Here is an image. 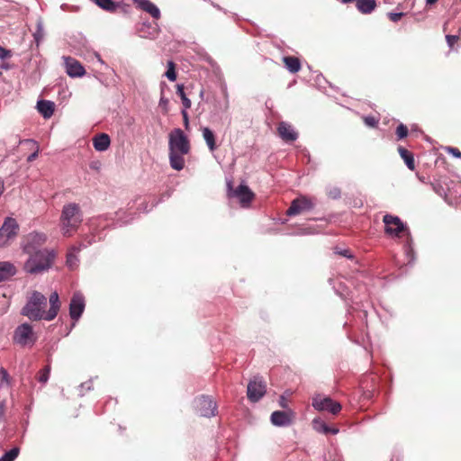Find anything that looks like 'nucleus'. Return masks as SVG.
Wrapping results in <instances>:
<instances>
[{
  "instance_id": "nucleus-5",
  "label": "nucleus",
  "mask_w": 461,
  "mask_h": 461,
  "mask_svg": "<svg viewBox=\"0 0 461 461\" xmlns=\"http://www.w3.org/2000/svg\"><path fill=\"white\" fill-rule=\"evenodd\" d=\"M431 185L433 190L448 203H452L461 196V183L459 182L441 177Z\"/></svg>"
},
{
  "instance_id": "nucleus-6",
  "label": "nucleus",
  "mask_w": 461,
  "mask_h": 461,
  "mask_svg": "<svg viewBox=\"0 0 461 461\" xmlns=\"http://www.w3.org/2000/svg\"><path fill=\"white\" fill-rule=\"evenodd\" d=\"M228 195L236 198L244 208L249 207L255 197V194L248 185L240 184L233 188L230 183L228 184Z\"/></svg>"
},
{
  "instance_id": "nucleus-26",
  "label": "nucleus",
  "mask_w": 461,
  "mask_h": 461,
  "mask_svg": "<svg viewBox=\"0 0 461 461\" xmlns=\"http://www.w3.org/2000/svg\"><path fill=\"white\" fill-rule=\"evenodd\" d=\"M398 152H399L401 158L404 160L407 167L410 170H414L415 169V161H414L413 154L402 146L398 147Z\"/></svg>"
},
{
  "instance_id": "nucleus-41",
  "label": "nucleus",
  "mask_w": 461,
  "mask_h": 461,
  "mask_svg": "<svg viewBox=\"0 0 461 461\" xmlns=\"http://www.w3.org/2000/svg\"><path fill=\"white\" fill-rule=\"evenodd\" d=\"M403 16V13H389L388 17L392 22H398Z\"/></svg>"
},
{
  "instance_id": "nucleus-37",
  "label": "nucleus",
  "mask_w": 461,
  "mask_h": 461,
  "mask_svg": "<svg viewBox=\"0 0 461 461\" xmlns=\"http://www.w3.org/2000/svg\"><path fill=\"white\" fill-rule=\"evenodd\" d=\"M445 151L447 154H450V155L454 156L455 158H461V151L457 148L450 147V146L449 147H446L445 148Z\"/></svg>"
},
{
  "instance_id": "nucleus-29",
  "label": "nucleus",
  "mask_w": 461,
  "mask_h": 461,
  "mask_svg": "<svg viewBox=\"0 0 461 461\" xmlns=\"http://www.w3.org/2000/svg\"><path fill=\"white\" fill-rule=\"evenodd\" d=\"M78 249L76 247H73L69 249V251L67 254V265L70 268H74L77 266L78 259L77 258L76 253L78 252Z\"/></svg>"
},
{
  "instance_id": "nucleus-47",
  "label": "nucleus",
  "mask_w": 461,
  "mask_h": 461,
  "mask_svg": "<svg viewBox=\"0 0 461 461\" xmlns=\"http://www.w3.org/2000/svg\"><path fill=\"white\" fill-rule=\"evenodd\" d=\"M280 405H281L283 408H286V402H285V397H281V400H280Z\"/></svg>"
},
{
  "instance_id": "nucleus-27",
  "label": "nucleus",
  "mask_w": 461,
  "mask_h": 461,
  "mask_svg": "<svg viewBox=\"0 0 461 461\" xmlns=\"http://www.w3.org/2000/svg\"><path fill=\"white\" fill-rule=\"evenodd\" d=\"M202 132H203V137L209 149L211 151H214L217 149V145H216V140H215V136H214L213 131L208 127H203L202 129Z\"/></svg>"
},
{
  "instance_id": "nucleus-44",
  "label": "nucleus",
  "mask_w": 461,
  "mask_h": 461,
  "mask_svg": "<svg viewBox=\"0 0 461 461\" xmlns=\"http://www.w3.org/2000/svg\"><path fill=\"white\" fill-rule=\"evenodd\" d=\"M365 122L372 127L375 126V124L377 123L376 120L374 117H366Z\"/></svg>"
},
{
  "instance_id": "nucleus-48",
  "label": "nucleus",
  "mask_w": 461,
  "mask_h": 461,
  "mask_svg": "<svg viewBox=\"0 0 461 461\" xmlns=\"http://www.w3.org/2000/svg\"><path fill=\"white\" fill-rule=\"evenodd\" d=\"M437 2H438V0H427L426 1L427 5H430L436 4Z\"/></svg>"
},
{
  "instance_id": "nucleus-43",
  "label": "nucleus",
  "mask_w": 461,
  "mask_h": 461,
  "mask_svg": "<svg viewBox=\"0 0 461 461\" xmlns=\"http://www.w3.org/2000/svg\"><path fill=\"white\" fill-rule=\"evenodd\" d=\"M186 110L187 109L182 110L181 113H182V116H183V121H184L185 127V129H188V127H189V118H188V113H187Z\"/></svg>"
},
{
  "instance_id": "nucleus-18",
  "label": "nucleus",
  "mask_w": 461,
  "mask_h": 461,
  "mask_svg": "<svg viewBox=\"0 0 461 461\" xmlns=\"http://www.w3.org/2000/svg\"><path fill=\"white\" fill-rule=\"evenodd\" d=\"M65 67L66 72L72 77H82L86 73L81 63L71 57L65 58Z\"/></svg>"
},
{
  "instance_id": "nucleus-1",
  "label": "nucleus",
  "mask_w": 461,
  "mask_h": 461,
  "mask_svg": "<svg viewBox=\"0 0 461 461\" xmlns=\"http://www.w3.org/2000/svg\"><path fill=\"white\" fill-rule=\"evenodd\" d=\"M191 145L184 131L176 128L168 134V150L170 167L177 171L185 167V155L190 152Z\"/></svg>"
},
{
  "instance_id": "nucleus-40",
  "label": "nucleus",
  "mask_w": 461,
  "mask_h": 461,
  "mask_svg": "<svg viewBox=\"0 0 461 461\" xmlns=\"http://www.w3.org/2000/svg\"><path fill=\"white\" fill-rule=\"evenodd\" d=\"M12 57V52L0 46V59H5Z\"/></svg>"
},
{
  "instance_id": "nucleus-35",
  "label": "nucleus",
  "mask_w": 461,
  "mask_h": 461,
  "mask_svg": "<svg viewBox=\"0 0 461 461\" xmlns=\"http://www.w3.org/2000/svg\"><path fill=\"white\" fill-rule=\"evenodd\" d=\"M165 76L170 81H176V65L173 61L167 62V70Z\"/></svg>"
},
{
  "instance_id": "nucleus-28",
  "label": "nucleus",
  "mask_w": 461,
  "mask_h": 461,
  "mask_svg": "<svg viewBox=\"0 0 461 461\" xmlns=\"http://www.w3.org/2000/svg\"><path fill=\"white\" fill-rule=\"evenodd\" d=\"M313 428L316 431L321 432L324 434H337L339 432V429L336 428H330L329 427L324 421L321 420H313Z\"/></svg>"
},
{
  "instance_id": "nucleus-7",
  "label": "nucleus",
  "mask_w": 461,
  "mask_h": 461,
  "mask_svg": "<svg viewBox=\"0 0 461 461\" xmlns=\"http://www.w3.org/2000/svg\"><path fill=\"white\" fill-rule=\"evenodd\" d=\"M194 408L196 412L202 417L211 418L217 414V404L209 396L201 395L195 398Z\"/></svg>"
},
{
  "instance_id": "nucleus-31",
  "label": "nucleus",
  "mask_w": 461,
  "mask_h": 461,
  "mask_svg": "<svg viewBox=\"0 0 461 461\" xmlns=\"http://www.w3.org/2000/svg\"><path fill=\"white\" fill-rule=\"evenodd\" d=\"M50 374V366L47 365L41 369L37 375V380L41 384H46L49 380Z\"/></svg>"
},
{
  "instance_id": "nucleus-20",
  "label": "nucleus",
  "mask_w": 461,
  "mask_h": 461,
  "mask_svg": "<svg viewBox=\"0 0 461 461\" xmlns=\"http://www.w3.org/2000/svg\"><path fill=\"white\" fill-rule=\"evenodd\" d=\"M138 7L148 14H149L153 18L158 19L160 17L159 9L149 0H135Z\"/></svg>"
},
{
  "instance_id": "nucleus-30",
  "label": "nucleus",
  "mask_w": 461,
  "mask_h": 461,
  "mask_svg": "<svg viewBox=\"0 0 461 461\" xmlns=\"http://www.w3.org/2000/svg\"><path fill=\"white\" fill-rule=\"evenodd\" d=\"M176 94L180 96L184 109H189L192 105L191 100L186 96L183 85L176 86Z\"/></svg>"
},
{
  "instance_id": "nucleus-34",
  "label": "nucleus",
  "mask_w": 461,
  "mask_h": 461,
  "mask_svg": "<svg viewBox=\"0 0 461 461\" xmlns=\"http://www.w3.org/2000/svg\"><path fill=\"white\" fill-rule=\"evenodd\" d=\"M95 3L101 8L106 11H114L115 10V3L112 0H95Z\"/></svg>"
},
{
  "instance_id": "nucleus-45",
  "label": "nucleus",
  "mask_w": 461,
  "mask_h": 461,
  "mask_svg": "<svg viewBox=\"0 0 461 461\" xmlns=\"http://www.w3.org/2000/svg\"><path fill=\"white\" fill-rule=\"evenodd\" d=\"M37 157H38V150H36V151H34L33 153H32V154L28 157L27 160H28L29 162H31V161H32V160L36 159V158H37Z\"/></svg>"
},
{
  "instance_id": "nucleus-39",
  "label": "nucleus",
  "mask_w": 461,
  "mask_h": 461,
  "mask_svg": "<svg viewBox=\"0 0 461 461\" xmlns=\"http://www.w3.org/2000/svg\"><path fill=\"white\" fill-rule=\"evenodd\" d=\"M446 40L450 49H453L454 45L458 41L459 36L457 35H447Z\"/></svg>"
},
{
  "instance_id": "nucleus-23",
  "label": "nucleus",
  "mask_w": 461,
  "mask_h": 461,
  "mask_svg": "<svg viewBox=\"0 0 461 461\" xmlns=\"http://www.w3.org/2000/svg\"><path fill=\"white\" fill-rule=\"evenodd\" d=\"M110 137L105 133H100L93 139L94 148L97 151H104L110 146Z\"/></svg>"
},
{
  "instance_id": "nucleus-24",
  "label": "nucleus",
  "mask_w": 461,
  "mask_h": 461,
  "mask_svg": "<svg viewBox=\"0 0 461 461\" xmlns=\"http://www.w3.org/2000/svg\"><path fill=\"white\" fill-rule=\"evenodd\" d=\"M283 62L287 70L293 74H295L301 70V61L297 57L285 56L283 58Z\"/></svg>"
},
{
  "instance_id": "nucleus-19",
  "label": "nucleus",
  "mask_w": 461,
  "mask_h": 461,
  "mask_svg": "<svg viewBox=\"0 0 461 461\" xmlns=\"http://www.w3.org/2000/svg\"><path fill=\"white\" fill-rule=\"evenodd\" d=\"M50 307L47 311L46 321H52L56 318L60 309V302L57 292L52 293L49 298Z\"/></svg>"
},
{
  "instance_id": "nucleus-13",
  "label": "nucleus",
  "mask_w": 461,
  "mask_h": 461,
  "mask_svg": "<svg viewBox=\"0 0 461 461\" xmlns=\"http://www.w3.org/2000/svg\"><path fill=\"white\" fill-rule=\"evenodd\" d=\"M266 393V384L258 377H255L248 384L247 395L250 402L259 401Z\"/></svg>"
},
{
  "instance_id": "nucleus-25",
  "label": "nucleus",
  "mask_w": 461,
  "mask_h": 461,
  "mask_svg": "<svg viewBox=\"0 0 461 461\" xmlns=\"http://www.w3.org/2000/svg\"><path fill=\"white\" fill-rule=\"evenodd\" d=\"M357 10L365 14H371L376 7L375 0H357Z\"/></svg>"
},
{
  "instance_id": "nucleus-32",
  "label": "nucleus",
  "mask_w": 461,
  "mask_h": 461,
  "mask_svg": "<svg viewBox=\"0 0 461 461\" xmlns=\"http://www.w3.org/2000/svg\"><path fill=\"white\" fill-rule=\"evenodd\" d=\"M10 384V375L5 368L0 367V389L8 387Z\"/></svg>"
},
{
  "instance_id": "nucleus-42",
  "label": "nucleus",
  "mask_w": 461,
  "mask_h": 461,
  "mask_svg": "<svg viewBox=\"0 0 461 461\" xmlns=\"http://www.w3.org/2000/svg\"><path fill=\"white\" fill-rule=\"evenodd\" d=\"M167 105H168V100L165 97H161L159 100V106L164 110L165 113H167L168 111Z\"/></svg>"
},
{
  "instance_id": "nucleus-2",
  "label": "nucleus",
  "mask_w": 461,
  "mask_h": 461,
  "mask_svg": "<svg viewBox=\"0 0 461 461\" xmlns=\"http://www.w3.org/2000/svg\"><path fill=\"white\" fill-rule=\"evenodd\" d=\"M82 221L83 212L77 203H69L63 206L59 218V225L64 237L73 236Z\"/></svg>"
},
{
  "instance_id": "nucleus-21",
  "label": "nucleus",
  "mask_w": 461,
  "mask_h": 461,
  "mask_svg": "<svg viewBox=\"0 0 461 461\" xmlns=\"http://www.w3.org/2000/svg\"><path fill=\"white\" fill-rule=\"evenodd\" d=\"M37 109L44 118L49 119L54 113L55 104L49 100H41L37 103Z\"/></svg>"
},
{
  "instance_id": "nucleus-9",
  "label": "nucleus",
  "mask_w": 461,
  "mask_h": 461,
  "mask_svg": "<svg viewBox=\"0 0 461 461\" xmlns=\"http://www.w3.org/2000/svg\"><path fill=\"white\" fill-rule=\"evenodd\" d=\"M47 235L42 232H32L24 239L23 250L24 253H32L41 250L40 248L46 242Z\"/></svg>"
},
{
  "instance_id": "nucleus-10",
  "label": "nucleus",
  "mask_w": 461,
  "mask_h": 461,
  "mask_svg": "<svg viewBox=\"0 0 461 461\" xmlns=\"http://www.w3.org/2000/svg\"><path fill=\"white\" fill-rule=\"evenodd\" d=\"M19 226L13 218H7L0 228V247H5L13 240L18 231Z\"/></svg>"
},
{
  "instance_id": "nucleus-16",
  "label": "nucleus",
  "mask_w": 461,
  "mask_h": 461,
  "mask_svg": "<svg viewBox=\"0 0 461 461\" xmlns=\"http://www.w3.org/2000/svg\"><path fill=\"white\" fill-rule=\"evenodd\" d=\"M277 134L285 142H294L298 139V132L292 124L286 122H280L277 124Z\"/></svg>"
},
{
  "instance_id": "nucleus-17",
  "label": "nucleus",
  "mask_w": 461,
  "mask_h": 461,
  "mask_svg": "<svg viewBox=\"0 0 461 461\" xmlns=\"http://www.w3.org/2000/svg\"><path fill=\"white\" fill-rule=\"evenodd\" d=\"M312 203L307 199L306 197H301L294 199L290 207L288 208L286 213L289 216L297 215L303 212L310 211L312 209Z\"/></svg>"
},
{
  "instance_id": "nucleus-3",
  "label": "nucleus",
  "mask_w": 461,
  "mask_h": 461,
  "mask_svg": "<svg viewBox=\"0 0 461 461\" xmlns=\"http://www.w3.org/2000/svg\"><path fill=\"white\" fill-rule=\"evenodd\" d=\"M26 254L29 258L23 265V270L32 275L48 271L53 266L56 258L55 251L47 249Z\"/></svg>"
},
{
  "instance_id": "nucleus-33",
  "label": "nucleus",
  "mask_w": 461,
  "mask_h": 461,
  "mask_svg": "<svg viewBox=\"0 0 461 461\" xmlns=\"http://www.w3.org/2000/svg\"><path fill=\"white\" fill-rule=\"evenodd\" d=\"M20 453L19 447H14L6 452L1 458L0 461H14Z\"/></svg>"
},
{
  "instance_id": "nucleus-14",
  "label": "nucleus",
  "mask_w": 461,
  "mask_h": 461,
  "mask_svg": "<svg viewBox=\"0 0 461 461\" xmlns=\"http://www.w3.org/2000/svg\"><path fill=\"white\" fill-rule=\"evenodd\" d=\"M85 298L79 293H75L69 303V315L72 320L77 321L85 310Z\"/></svg>"
},
{
  "instance_id": "nucleus-12",
  "label": "nucleus",
  "mask_w": 461,
  "mask_h": 461,
  "mask_svg": "<svg viewBox=\"0 0 461 461\" xmlns=\"http://www.w3.org/2000/svg\"><path fill=\"white\" fill-rule=\"evenodd\" d=\"M383 221L385 225L384 232L387 235L399 236L400 233L404 231L405 226L398 216L385 214L383 218Z\"/></svg>"
},
{
  "instance_id": "nucleus-38",
  "label": "nucleus",
  "mask_w": 461,
  "mask_h": 461,
  "mask_svg": "<svg viewBox=\"0 0 461 461\" xmlns=\"http://www.w3.org/2000/svg\"><path fill=\"white\" fill-rule=\"evenodd\" d=\"M6 402L5 399L0 400V421L5 420Z\"/></svg>"
},
{
  "instance_id": "nucleus-8",
  "label": "nucleus",
  "mask_w": 461,
  "mask_h": 461,
  "mask_svg": "<svg viewBox=\"0 0 461 461\" xmlns=\"http://www.w3.org/2000/svg\"><path fill=\"white\" fill-rule=\"evenodd\" d=\"M36 339L32 327L28 323L18 326L14 331V340L23 347L32 346Z\"/></svg>"
},
{
  "instance_id": "nucleus-49",
  "label": "nucleus",
  "mask_w": 461,
  "mask_h": 461,
  "mask_svg": "<svg viewBox=\"0 0 461 461\" xmlns=\"http://www.w3.org/2000/svg\"><path fill=\"white\" fill-rule=\"evenodd\" d=\"M35 41L38 42L39 41V38L37 35H35Z\"/></svg>"
},
{
  "instance_id": "nucleus-11",
  "label": "nucleus",
  "mask_w": 461,
  "mask_h": 461,
  "mask_svg": "<svg viewBox=\"0 0 461 461\" xmlns=\"http://www.w3.org/2000/svg\"><path fill=\"white\" fill-rule=\"evenodd\" d=\"M312 406L318 411H328L336 415L341 411V405L330 397L318 395L312 400Z\"/></svg>"
},
{
  "instance_id": "nucleus-22",
  "label": "nucleus",
  "mask_w": 461,
  "mask_h": 461,
  "mask_svg": "<svg viewBox=\"0 0 461 461\" xmlns=\"http://www.w3.org/2000/svg\"><path fill=\"white\" fill-rule=\"evenodd\" d=\"M16 274V267L10 262H0V282L5 281Z\"/></svg>"
},
{
  "instance_id": "nucleus-4",
  "label": "nucleus",
  "mask_w": 461,
  "mask_h": 461,
  "mask_svg": "<svg viewBox=\"0 0 461 461\" xmlns=\"http://www.w3.org/2000/svg\"><path fill=\"white\" fill-rule=\"evenodd\" d=\"M47 298L40 292L33 291L22 310L23 315L32 321L46 320Z\"/></svg>"
},
{
  "instance_id": "nucleus-15",
  "label": "nucleus",
  "mask_w": 461,
  "mask_h": 461,
  "mask_svg": "<svg viewBox=\"0 0 461 461\" xmlns=\"http://www.w3.org/2000/svg\"><path fill=\"white\" fill-rule=\"evenodd\" d=\"M295 414L293 411H276L271 414V422L276 426H288L294 422Z\"/></svg>"
},
{
  "instance_id": "nucleus-46",
  "label": "nucleus",
  "mask_w": 461,
  "mask_h": 461,
  "mask_svg": "<svg viewBox=\"0 0 461 461\" xmlns=\"http://www.w3.org/2000/svg\"><path fill=\"white\" fill-rule=\"evenodd\" d=\"M338 253L339 255H342V256L346 257V258H351L352 257V255L350 254L349 250H348V249H345L343 251H339Z\"/></svg>"
},
{
  "instance_id": "nucleus-36",
  "label": "nucleus",
  "mask_w": 461,
  "mask_h": 461,
  "mask_svg": "<svg viewBox=\"0 0 461 461\" xmlns=\"http://www.w3.org/2000/svg\"><path fill=\"white\" fill-rule=\"evenodd\" d=\"M408 128L406 125L401 123L397 126L396 128V135L398 137V139H403L405 137H407L408 135Z\"/></svg>"
}]
</instances>
